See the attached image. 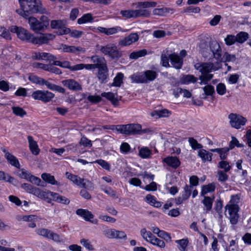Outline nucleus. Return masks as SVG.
<instances>
[{"mask_svg":"<svg viewBox=\"0 0 251 251\" xmlns=\"http://www.w3.org/2000/svg\"><path fill=\"white\" fill-rule=\"evenodd\" d=\"M0 180L8 182L14 184L15 186H16V183H17V180L14 177L1 171H0Z\"/></svg>","mask_w":251,"mask_h":251,"instance_id":"nucleus-35","label":"nucleus"},{"mask_svg":"<svg viewBox=\"0 0 251 251\" xmlns=\"http://www.w3.org/2000/svg\"><path fill=\"white\" fill-rule=\"evenodd\" d=\"M55 36L50 33H40L37 36L33 34L31 43L34 45H41L47 44L49 40L53 39Z\"/></svg>","mask_w":251,"mask_h":251,"instance_id":"nucleus-14","label":"nucleus"},{"mask_svg":"<svg viewBox=\"0 0 251 251\" xmlns=\"http://www.w3.org/2000/svg\"><path fill=\"white\" fill-rule=\"evenodd\" d=\"M80 243L86 249L89 251L94 250L93 246L91 244L90 242L88 239H82L80 240Z\"/></svg>","mask_w":251,"mask_h":251,"instance_id":"nucleus-58","label":"nucleus"},{"mask_svg":"<svg viewBox=\"0 0 251 251\" xmlns=\"http://www.w3.org/2000/svg\"><path fill=\"white\" fill-rule=\"evenodd\" d=\"M174 10L171 8L162 7L160 8H155L153 10V14L155 15L161 16H166L169 14H172Z\"/></svg>","mask_w":251,"mask_h":251,"instance_id":"nucleus-29","label":"nucleus"},{"mask_svg":"<svg viewBox=\"0 0 251 251\" xmlns=\"http://www.w3.org/2000/svg\"><path fill=\"white\" fill-rule=\"evenodd\" d=\"M17 175L22 179H25L28 181L38 186H43V184H40L41 180L40 178L32 175L29 171L25 169H20L17 172Z\"/></svg>","mask_w":251,"mask_h":251,"instance_id":"nucleus-9","label":"nucleus"},{"mask_svg":"<svg viewBox=\"0 0 251 251\" xmlns=\"http://www.w3.org/2000/svg\"><path fill=\"white\" fill-rule=\"evenodd\" d=\"M216 91L217 93L220 95H223L226 93V88L224 84L219 83L216 87Z\"/></svg>","mask_w":251,"mask_h":251,"instance_id":"nucleus-64","label":"nucleus"},{"mask_svg":"<svg viewBox=\"0 0 251 251\" xmlns=\"http://www.w3.org/2000/svg\"><path fill=\"white\" fill-rule=\"evenodd\" d=\"M65 176L74 183L83 188H86V187L88 186L86 183L89 182L86 179L82 178L78 176L73 175L68 172H66Z\"/></svg>","mask_w":251,"mask_h":251,"instance_id":"nucleus-16","label":"nucleus"},{"mask_svg":"<svg viewBox=\"0 0 251 251\" xmlns=\"http://www.w3.org/2000/svg\"><path fill=\"white\" fill-rule=\"evenodd\" d=\"M151 154V151L147 147L141 148L139 151V155L142 158H148Z\"/></svg>","mask_w":251,"mask_h":251,"instance_id":"nucleus-43","label":"nucleus"},{"mask_svg":"<svg viewBox=\"0 0 251 251\" xmlns=\"http://www.w3.org/2000/svg\"><path fill=\"white\" fill-rule=\"evenodd\" d=\"M3 152L5 153V157L7 160L8 162L13 166H14L17 168L20 169V164L17 159V158L13 155L7 151L5 149L2 150Z\"/></svg>","mask_w":251,"mask_h":251,"instance_id":"nucleus-26","label":"nucleus"},{"mask_svg":"<svg viewBox=\"0 0 251 251\" xmlns=\"http://www.w3.org/2000/svg\"><path fill=\"white\" fill-rule=\"evenodd\" d=\"M151 244L157 246L161 248H164L165 247V242L154 236V237L151 240V241L150 242Z\"/></svg>","mask_w":251,"mask_h":251,"instance_id":"nucleus-53","label":"nucleus"},{"mask_svg":"<svg viewBox=\"0 0 251 251\" xmlns=\"http://www.w3.org/2000/svg\"><path fill=\"white\" fill-rule=\"evenodd\" d=\"M25 18L28 20L30 29L35 33L44 31L49 25V19L46 16H42L39 20L32 16Z\"/></svg>","mask_w":251,"mask_h":251,"instance_id":"nucleus-3","label":"nucleus"},{"mask_svg":"<svg viewBox=\"0 0 251 251\" xmlns=\"http://www.w3.org/2000/svg\"><path fill=\"white\" fill-rule=\"evenodd\" d=\"M228 118L230 120L229 123L231 126L236 129L241 128V126L245 125L247 122L245 118L236 114L230 113Z\"/></svg>","mask_w":251,"mask_h":251,"instance_id":"nucleus-13","label":"nucleus"},{"mask_svg":"<svg viewBox=\"0 0 251 251\" xmlns=\"http://www.w3.org/2000/svg\"><path fill=\"white\" fill-rule=\"evenodd\" d=\"M237 40L235 36L232 35H228L225 39L226 44L228 46L234 44Z\"/></svg>","mask_w":251,"mask_h":251,"instance_id":"nucleus-55","label":"nucleus"},{"mask_svg":"<svg viewBox=\"0 0 251 251\" xmlns=\"http://www.w3.org/2000/svg\"><path fill=\"white\" fill-rule=\"evenodd\" d=\"M157 77V73L153 70H146L141 73L134 74L130 76L132 82L148 83L153 81Z\"/></svg>","mask_w":251,"mask_h":251,"instance_id":"nucleus-4","label":"nucleus"},{"mask_svg":"<svg viewBox=\"0 0 251 251\" xmlns=\"http://www.w3.org/2000/svg\"><path fill=\"white\" fill-rule=\"evenodd\" d=\"M226 209L227 211L230 223L232 225H236L238 223L239 217L238 214L239 209L238 204L228 203L226 205Z\"/></svg>","mask_w":251,"mask_h":251,"instance_id":"nucleus-11","label":"nucleus"},{"mask_svg":"<svg viewBox=\"0 0 251 251\" xmlns=\"http://www.w3.org/2000/svg\"><path fill=\"white\" fill-rule=\"evenodd\" d=\"M235 146H236L238 148H242L243 147V145L240 144L237 139L234 137L232 136V140L229 142V147L228 148L230 150L233 149Z\"/></svg>","mask_w":251,"mask_h":251,"instance_id":"nucleus-50","label":"nucleus"},{"mask_svg":"<svg viewBox=\"0 0 251 251\" xmlns=\"http://www.w3.org/2000/svg\"><path fill=\"white\" fill-rule=\"evenodd\" d=\"M95 163H98L99 165H100V166H101L103 169H104L106 170H109L110 167L109 164L105 161L104 160L102 159H99L97 160L95 162Z\"/></svg>","mask_w":251,"mask_h":251,"instance_id":"nucleus-63","label":"nucleus"},{"mask_svg":"<svg viewBox=\"0 0 251 251\" xmlns=\"http://www.w3.org/2000/svg\"><path fill=\"white\" fill-rule=\"evenodd\" d=\"M27 140L29 143V149L34 155H37L39 153L40 149L38 148L37 142L33 140V138L31 136L27 137Z\"/></svg>","mask_w":251,"mask_h":251,"instance_id":"nucleus-28","label":"nucleus"},{"mask_svg":"<svg viewBox=\"0 0 251 251\" xmlns=\"http://www.w3.org/2000/svg\"><path fill=\"white\" fill-rule=\"evenodd\" d=\"M43 78L30 74L28 77V80L33 83L40 85Z\"/></svg>","mask_w":251,"mask_h":251,"instance_id":"nucleus-52","label":"nucleus"},{"mask_svg":"<svg viewBox=\"0 0 251 251\" xmlns=\"http://www.w3.org/2000/svg\"><path fill=\"white\" fill-rule=\"evenodd\" d=\"M92 15L90 13L84 14L81 18L78 19L77 23L79 25L83 24L88 22H91L93 21Z\"/></svg>","mask_w":251,"mask_h":251,"instance_id":"nucleus-40","label":"nucleus"},{"mask_svg":"<svg viewBox=\"0 0 251 251\" xmlns=\"http://www.w3.org/2000/svg\"><path fill=\"white\" fill-rule=\"evenodd\" d=\"M36 232L38 235L47 239H51L55 242H62L63 241V239L58 234L47 228H39L36 230Z\"/></svg>","mask_w":251,"mask_h":251,"instance_id":"nucleus-12","label":"nucleus"},{"mask_svg":"<svg viewBox=\"0 0 251 251\" xmlns=\"http://www.w3.org/2000/svg\"><path fill=\"white\" fill-rule=\"evenodd\" d=\"M201 9L199 7H195L193 6H190L184 9V13H198L200 12Z\"/></svg>","mask_w":251,"mask_h":251,"instance_id":"nucleus-60","label":"nucleus"},{"mask_svg":"<svg viewBox=\"0 0 251 251\" xmlns=\"http://www.w3.org/2000/svg\"><path fill=\"white\" fill-rule=\"evenodd\" d=\"M62 83L64 86L67 87L70 90L75 91L82 90L81 85L73 79L62 80Z\"/></svg>","mask_w":251,"mask_h":251,"instance_id":"nucleus-20","label":"nucleus"},{"mask_svg":"<svg viewBox=\"0 0 251 251\" xmlns=\"http://www.w3.org/2000/svg\"><path fill=\"white\" fill-rule=\"evenodd\" d=\"M123 77L124 75L122 73H118L115 77L114 78L112 85L114 86L120 87L121 84L123 83Z\"/></svg>","mask_w":251,"mask_h":251,"instance_id":"nucleus-49","label":"nucleus"},{"mask_svg":"<svg viewBox=\"0 0 251 251\" xmlns=\"http://www.w3.org/2000/svg\"><path fill=\"white\" fill-rule=\"evenodd\" d=\"M163 161L168 166L176 169L180 165V161L176 156H168L163 159Z\"/></svg>","mask_w":251,"mask_h":251,"instance_id":"nucleus-25","label":"nucleus"},{"mask_svg":"<svg viewBox=\"0 0 251 251\" xmlns=\"http://www.w3.org/2000/svg\"><path fill=\"white\" fill-rule=\"evenodd\" d=\"M170 60L169 55L168 56L166 54L162 53L161 56V61L163 66L165 67H169L170 65L169 63Z\"/></svg>","mask_w":251,"mask_h":251,"instance_id":"nucleus-57","label":"nucleus"},{"mask_svg":"<svg viewBox=\"0 0 251 251\" xmlns=\"http://www.w3.org/2000/svg\"><path fill=\"white\" fill-rule=\"evenodd\" d=\"M218 167L223 169L226 173L228 172L231 169V167L229 165L228 162L224 160L221 161L219 162Z\"/></svg>","mask_w":251,"mask_h":251,"instance_id":"nucleus-54","label":"nucleus"},{"mask_svg":"<svg viewBox=\"0 0 251 251\" xmlns=\"http://www.w3.org/2000/svg\"><path fill=\"white\" fill-rule=\"evenodd\" d=\"M188 142L192 149L196 150L197 149H201L202 145L198 142V141L193 137L188 138Z\"/></svg>","mask_w":251,"mask_h":251,"instance_id":"nucleus-47","label":"nucleus"},{"mask_svg":"<svg viewBox=\"0 0 251 251\" xmlns=\"http://www.w3.org/2000/svg\"><path fill=\"white\" fill-rule=\"evenodd\" d=\"M198 80V78L192 75H185L180 78V82L182 84L194 83Z\"/></svg>","mask_w":251,"mask_h":251,"instance_id":"nucleus-34","label":"nucleus"},{"mask_svg":"<svg viewBox=\"0 0 251 251\" xmlns=\"http://www.w3.org/2000/svg\"><path fill=\"white\" fill-rule=\"evenodd\" d=\"M140 233L143 238L147 242H150L154 236L150 231H147L145 228H142Z\"/></svg>","mask_w":251,"mask_h":251,"instance_id":"nucleus-38","label":"nucleus"},{"mask_svg":"<svg viewBox=\"0 0 251 251\" xmlns=\"http://www.w3.org/2000/svg\"><path fill=\"white\" fill-rule=\"evenodd\" d=\"M114 238L118 239H126V234L123 231L115 229Z\"/></svg>","mask_w":251,"mask_h":251,"instance_id":"nucleus-56","label":"nucleus"},{"mask_svg":"<svg viewBox=\"0 0 251 251\" xmlns=\"http://www.w3.org/2000/svg\"><path fill=\"white\" fill-rule=\"evenodd\" d=\"M98 49L104 55H107L112 59H118L122 55V52L113 44H109L105 46H99Z\"/></svg>","mask_w":251,"mask_h":251,"instance_id":"nucleus-5","label":"nucleus"},{"mask_svg":"<svg viewBox=\"0 0 251 251\" xmlns=\"http://www.w3.org/2000/svg\"><path fill=\"white\" fill-rule=\"evenodd\" d=\"M34 57L36 59H42V60H54L56 59V58L50 53H46V52H36L34 55Z\"/></svg>","mask_w":251,"mask_h":251,"instance_id":"nucleus-36","label":"nucleus"},{"mask_svg":"<svg viewBox=\"0 0 251 251\" xmlns=\"http://www.w3.org/2000/svg\"><path fill=\"white\" fill-rule=\"evenodd\" d=\"M213 77V75L212 74H210L209 73H205L204 74H201V75L200 76L199 79L201 80V84L203 83L204 84H206L208 81H210Z\"/></svg>","mask_w":251,"mask_h":251,"instance_id":"nucleus-51","label":"nucleus"},{"mask_svg":"<svg viewBox=\"0 0 251 251\" xmlns=\"http://www.w3.org/2000/svg\"><path fill=\"white\" fill-rule=\"evenodd\" d=\"M118 132L126 135L140 134L142 126L138 124L118 125Z\"/></svg>","mask_w":251,"mask_h":251,"instance_id":"nucleus-6","label":"nucleus"},{"mask_svg":"<svg viewBox=\"0 0 251 251\" xmlns=\"http://www.w3.org/2000/svg\"><path fill=\"white\" fill-rule=\"evenodd\" d=\"M40 85H45L47 88L50 89V90L55 91L60 93L64 94L65 92V90L64 88L53 84L49 81L45 80L44 78H42Z\"/></svg>","mask_w":251,"mask_h":251,"instance_id":"nucleus-23","label":"nucleus"},{"mask_svg":"<svg viewBox=\"0 0 251 251\" xmlns=\"http://www.w3.org/2000/svg\"><path fill=\"white\" fill-rule=\"evenodd\" d=\"M212 155V153L208 152L204 149H201L198 152V156L201 158L203 162L206 161H211Z\"/></svg>","mask_w":251,"mask_h":251,"instance_id":"nucleus-33","label":"nucleus"},{"mask_svg":"<svg viewBox=\"0 0 251 251\" xmlns=\"http://www.w3.org/2000/svg\"><path fill=\"white\" fill-rule=\"evenodd\" d=\"M214 190V189H202L201 195L204 197L203 200L202 201V203L205 207L206 211H209L211 210L215 197L213 195L211 196H204V195L208 192Z\"/></svg>","mask_w":251,"mask_h":251,"instance_id":"nucleus-17","label":"nucleus"},{"mask_svg":"<svg viewBox=\"0 0 251 251\" xmlns=\"http://www.w3.org/2000/svg\"><path fill=\"white\" fill-rule=\"evenodd\" d=\"M28 192L33 194L37 197L43 199L48 203L51 201H56L65 204H68L70 200L65 197L60 196L58 194L50 192L49 190L44 191L43 189H27Z\"/></svg>","mask_w":251,"mask_h":251,"instance_id":"nucleus-2","label":"nucleus"},{"mask_svg":"<svg viewBox=\"0 0 251 251\" xmlns=\"http://www.w3.org/2000/svg\"><path fill=\"white\" fill-rule=\"evenodd\" d=\"M219 68V67H214V64L212 63H202L201 73V74L209 73L212 71L217 70Z\"/></svg>","mask_w":251,"mask_h":251,"instance_id":"nucleus-32","label":"nucleus"},{"mask_svg":"<svg viewBox=\"0 0 251 251\" xmlns=\"http://www.w3.org/2000/svg\"><path fill=\"white\" fill-rule=\"evenodd\" d=\"M176 243L178 244V249L180 251H185L188 246V241L187 239H182L176 241Z\"/></svg>","mask_w":251,"mask_h":251,"instance_id":"nucleus-48","label":"nucleus"},{"mask_svg":"<svg viewBox=\"0 0 251 251\" xmlns=\"http://www.w3.org/2000/svg\"><path fill=\"white\" fill-rule=\"evenodd\" d=\"M157 3L154 1L140 2L137 3L138 9L135 10L136 18L138 17H149L151 15V11L146 9L148 7H155Z\"/></svg>","mask_w":251,"mask_h":251,"instance_id":"nucleus-7","label":"nucleus"},{"mask_svg":"<svg viewBox=\"0 0 251 251\" xmlns=\"http://www.w3.org/2000/svg\"><path fill=\"white\" fill-rule=\"evenodd\" d=\"M170 112L167 109L161 110H155L152 113V116H156V118L168 117Z\"/></svg>","mask_w":251,"mask_h":251,"instance_id":"nucleus-46","label":"nucleus"},{"mask_svg":"<svg viewBox=\"0 0 251 251\" xmlns=\"http://www.w3.org/2000/svg\"><path fill=\"white\" fill-rule=\"evenodd\" d=\"M209 46L214 57L219 61L222 60V50L219 43L216 41H212L210 42Z\"/></svg>","mask_w":251,"mask_h":251,"instance_id":"nucleus-18","label":"nucleus"},{"mask_svg":"<svg viewBox=\"0 0 251 251\" xmlns=\"http://www.w3.org/2000/svg\"><path fill=\"white\" fill-rule=\"evenodd\" d=\"M91 60L96 69H99L107 66L106 61L103 57L93 55L91 57Z\"/></svg>","mask_w":251,"mask_h":251,"instance_id":"nucleus-24","label":"nucleus"},{"mask_svg":"<svg viewBox=\"0 0 251 251\" xmlns=\"http://www.w3.org/2000/svg\"><path fill=\"white\" fill-rule=\"evenodd\" d=\"M10 31L16 33L17 37L22 41L31 43L33 34L21 26H12Z\"/></svg>","mask_w":251,"mask_h":251,"instance_id":"nucleus-8","label":"nucleus"},{"mask_svg":"<svg viewBox=\"0 0 251 251\" xmlns=\"http://www.w3.org/2000/svg\"><path fill=\"white\" fill-rule=\"evenodd\" d=\"M145 201L150 205L158 208L161 206L162 203L156 200L153 196L151 195H147L145 198Z\"/></svg>","mask_w":251,"mask_h":251,"instance_id":"nucleus-37","label":"nucleus"},{"mask_svg":"<svg viewBox=\"0 0 251 251\" xmlns=\"http://www.w3.org/2000/svg\"><path fill=\"white\" fill-rule=\"evenodd\" d=\"M108 70L107 66L99 69L98 77L101 83H105L108 76Z\"/></svg>","mask_w":251,"mask_h":251,"instance_id":"nucleus-30","label":"nucleus"},{"mask_svg":"<svg viewBox=\"0 0 251 251\" xmlns=\"http://www.w3.org/2000/svg\"><path fill=\"white\" fill-rule=\"evenodd\" d=\"M138 39L139 36L137 33H131L124 39L121 40L119 44L121 46H126L137 41Z\"/></svg>","mask_w":251,"mask_h":251,"instance_id":"nucleus-21","label":"nucleus"},{"mask_svg":"<svg viewBox=\"0 0 251 251\" xmlns=\"http://www.w3.org/2000/svg\"><path fill=\"white\" fill-rule=\"evenodd\" d=\"M204 94L207 96H211L214 93V87L210 85H208L203 87Z\"/></svg>","mask_w":251,"mask_h":251,"instance_id":"nucleus-59","label":"nucleus"},{"mask_svg":"<svg viewBox=\"0 0 251 251\" xmlns=\"http://www.w3.org/2000/svg\"><path fill=\"white\" fill-rule=\"evenodd\" d=\"M169 58L170 60L172 67L176 69H180L183 65V58L175 53L169 54Z\"/></svg>","mask_w":251,"mask_h":251,"instance_id":"nucleus-19","label":"nucleus"},{"mask_svg":"<svg viewBox=\"0 0 251 251\" xmlns=\"http://www.w3.org/2000/svg\"><path fill=\"white\" fill-rule=\"evenodd\" d=\"M41 178L42 179L51 185H56L57 186H60V182H58L55 179L54 176L51 175L49 173H43L41 175Z\"/></svg>","mask_w":251,"mask_h":251,"instance_id":"nucleus-31","label":"nucleus"},{"mask_svg":"<svg viewBox=\"0 0 251 251\" xmlns=\"http://www.w3.org/2000/svg\"><path fill=\"white\" fill-rule=\"evenodd\" d=\"M62 50L64 52L73 53L77 54L80 53H84L86 51L85 49L81 47L68 46L67 45H62Z\"/></svg>","mask_w":251,"mask_h":251,"instance_id":"nucleus-22","label":"nucleus"},{"mask_svg":"<svg viewBox=\"0 0 251 251\" xmlns=\"http://www.w3.org/2000/svg\"><path fill=\"white\" fill-rule=\"evenodd\" d=\"M101 96L106 98L110 100L114 106L118 105L119 99L117 98V94H115L112 92H103L101 93Z\"/></svg>","mask_w":251,"mask_h":251,"instance_id":"nucleus-27","label":"nucleus"},{"mask_svg":"<svg viewBox=\"0 0 251 251\" xmlns=\"http://www.w3.org/2000/svg\"><path fill=\"white\" fill-rule=\"evenodd\" d=\"M120 13L123 17L127 19L136 18L135 10H122Z\"/></svg>","mask_w":251,"mask_h":251,"instance_id":"nucleus-45","label":"nucleus"},{"mask_svg":"<svg viewBox=\"0 0 251 251\" xmlns=\"http://www.w3.org/2000/svg\"><path fill=\"white\" fill-rule=\"evenodd\" d=\"M154 177V175L151 174H146L144 175V178L145 179H148L149 181L151 182L148 185H146L144 188H157V184L152 181Z\"/></svg>","mask_w":251,"mask_h":251,"instance_id":"nucleus-41","label":"nucleus"},{"mask_svg":"<svg viewBox=\"0 0 251 251\" xmlns=\"http://www.w3.org/2000/svg\"><path fill=\"white\" fill-rule=\"evenodd\" d=\"M13 113L17 116L23 117L26 114V112L22 108L19 106H13L12 107Z\"/></svg>","mask_w":251,"mask_h":251,"instance_id":"nucleus-44","label":"nucleus"},{"mask_svg":"<svg viewBox=\"0 0 251 251\" xmlns=\"http://www.w3.org/2000/svg\"><path fill=\"white\" fill-rule=\"evenodd\" d=\"M19 1L22 9L17 10L16 12L24 18H28L32 14L46 13L40 0H19Z\"/></svg>","mask_w":251,"mask_h":251,"instance_id":"nucleus-1","label":"nucleus"},{"mask_svg":"<svg viewBox=\"0 0 251 251\" xmlns=\"http://www.w3.org/2000/svg\"><path fill=\"white\" fill-rule=\"evenodd\" d=\"M130 150L129 145L126 142L123 143L120 146V151L122 153L127 154Z\"/></svg>","mask_w":251,"mask_h":251,"instance_id":"nucleus-61","label":"nucleus"},{"mask_svg":"<svg viewBox=\"0 0 251 251\" xmlns=\"http://www.w3.org/2000/svg\"><path fill=\"white\" fill-rule=\"evenodd\" d=\"M235 37L237 38L236 42L242 44L248 40L249 34L247 32L241 31L238 33Z\"/></svg>","mask_w":251,"mask_h":251,"instance_id":"nucleus-42","label":"nucleus"},{"mask_svg":"<svg viewBox=\"0 0 251 251\" xmlns=\"http://www.w3.org/2000/svg\"><path fill=\"white\" fill-rule=\"evenodd\" d=\"M31 96L35 100L47 103L51 100L54 97V94L49 91L36 90L32 93Z\"/></svg>","mask_w":251,"mask_h":251,"instance_id":"nucleus-10","label":"nucleus"},{"mask_svg":"<svg viewBox=\"0 0 251 251\" xmlns=\"http://www.w3.org/2000/svg\"><path fill=\"white\" fill-rule=\"evenodd\" d=\"M63 24L60 20H52L50 23V26L53 29H58L62 27Z\"/></svg>","mask_w":251,"mask_h":251,"instance_id":"nucleus-62","label":"nucleus"},{"mask_svg":"<svg viewBox=\"0 0 251 251\" xmlns=\"http://www.w3.org/2000/svg\"><path fill=\"white\" fill-rule=\"evenodd\" d=\"M75 213L78 216L82 218L85 221L90 222L94 224H98V220H94V215L87 209L79 208L76 210Z\"/></svg>","mask_w":251,"mask_h":251,"instance_id":"nucleus-15","label":"nucleus"},{"mask_svg":"<svg viewBox=\"0 0 251 251\" xmlns=\"http://www.w3.org/2000/svg\"><path fill=\"white\" fill-rule=\"evenodd\" d=\"M147 54V50L146 49H143L131 52L129 55V58L132 59H137L139 57L145 56Z\"/></svg>","mask_w":251,"mask_h":251,"instance_id":"nucleus-39","label":"nucleus"}]
</instances>
